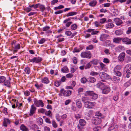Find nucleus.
I'll use <instances>...</instances> for the list:
<instances>
[{
    "mask_svg": "<svg viewBox=\"0 0 131 131\" xmlns=\"http://www.w3.org/2000/svg\"><path fill=\"white\" fill-rule=\"evenodd\" d=\"M4 83V85L9 88L10 86V82L8 80H6V78L3 76L0 77V83Z\"/></svg>",
    "mask_w": 131,
    "mask_h": 131,
    "instance_id": "nucleus-1",
    "label": "nucleus"
},
{
    "mask_svg": "<svg viewBox=\"0 0 131 131\" xmlns=\"http://www.w3.org/2000/svg\"><path fill=\"white\" fill-rule=\"evenodd\" d=\"M34 104L37 107H43L44 105L43 101L41 100H38L36 98L34 99Z\"/></svg>",
    "mask_w": 131,
    "mask_h": 131,
    "instance_id": "nucleus-2",
    "label": "nucleus"
},
{
    "mask_svg": "<svg viewBox=\"0 0 131 131\" xmlns=\"http://www.w3.org/2000/svg\"><path fill=\"white\" fill-rule=\"evenodd\" d=\"M80 56L82 58L88 59H90L92 56L91 53L89 51L82 52Z\"/></svg>",
    "mask_w": 131,
    "mask_h": 131,
    "instance_id": "nucleus-3",
    "label": "nucleus"
},
{
    "mask_svg": "<svg viewBox=\"0 0 131 131\" xmlns=\"http://www.w3.org/2000/svg\"><path fill=\"white\" fill-rule=\"evenodd\" d=\"M79 124L77 125V128L78 129H83V127L85 126L86 124L85 121L83 119H80L79 121Z\"/></svg>",
    "mask_w": 131,
    "mask_h": 131,
    "instance_id": "nucleus-4",
    "label": "nucleus"
},
{
    "mask_svg": "<svg viewBox=\"0 0 131 131\" xmlns=\"http://www.w3.org/2000/svg\"><path fill=\"white\" fill-rule=\"evenodd\" d=\"M96 104L94 102H91L89 101L88 102L85 103L84 105V106L88 108H92Z\"/></svg>",
    "mask_w": 131,
    "mask_h": 131,
    "instance_id": "nucleus-5",
    "label": "nucleus"
},
{
    "mask_svg": "<svg viewBox=\"0 0 131 131\" xmlns=\"http://www.w3.org/2000/svg\"><path fill=\"white\" fill-rule=\"evenodd\" d=\"M102 122L101 118L96 117H93L92 119V123L93 124L97 125L100 124Z\"/></svg>",
    "mask_w": 131,
    "mask_h": 131,
    "instance_id": "nucleus-6",
    "label": "nucleus"
},
{
    "mask_svg": "<svg viewBox=\"0 0 131 131\" xmlns=\"http://www.w3.org/2000/svg\"><path fill=\"white\" fill-rule=\"evenodd\" d=\"M100 74V77L102 79H111L110 76L106 73L104 72H102Z\"/></svg>",
    "mask_w": 131,
    "mask_h": 131,
    "instance_id": "nucleus-7",
    "label": "nucleus"
},
{
    "mask_svg": "<svg viewBox=\"0 0 131 131\" xmlns=\"http://www.w3.org/2000/svg\"><path fill=\"white\" fill-rule=\"evenodd\" d=\"M42 60V59L40 57H35L32 59L29 60V61L30 62H32L33 63L35 62L36 63L40 62Z\"/></svg>",
    "mask_w": 131,
    "mask_h": 131,
    "instance_id": "nucleus-8",
    "label": "nucleus"
},
{
    "mask_svg": "<svg viewBox=\"0 0 131 131\" xmlns=\"http://www.w3.org/2000/svg\"><path fill=\"white\" fill-rule=\"evenodd\" d=\"M36 108L34 104L32 105L30 111V115H31L33 114L35 112Z\"/></svg>",
    "mask_w": 131,
    "mask_h": 131,
    "instance_id": "nucleus-9",
    "label": "nucleus"
},
{
    "mask_svg": "<svg viewBox=\"0 0 131 131\" xmlns=\"http://www.w3.org/2000/svg\"><path fill=\"white\" fill-rule=\"evenodd\" d=\"M125 55V54L124 52H122L119 54L118 57V59L120 62H122L123 61Z\"/></svg>",
    "mask_w": 131,
    "mask_h": 131,
    "instance_id": "nucleus-10",
    "label": "nucleus"
},
{
    "mask_svg": "<svg viewBox=\"0 0 131 131\" xmlns=\"http://www.w3.org/2000/svg\"><path fill=\"white\" fill-rule=\"evenodd\" d=\"M110 89L109 87L105 86L102 90V93L106 94L110 92Z\"/></svg>",
    "mask_w": 131,
    "mask_h": 131,
    "instance_id": "nucleus-11",
    "label": "nucleus"
},
{
    "mask_svg": "<svg viewBox=\"0 0 131 131\" xmlns=\"http://www.w3.org/2000/svg\"><path fill=\"white\" fill-rule=\"evenodd\" d=\"M108 36L107 35L102 34L100 36V40L101 41H104L107 39Z\"/></svg>",
    "mask_w": 131,
    "mask_h": 131,
    "instance_id": "nucleus-12",
    "label": "nucleus"
},
{
    "mask_svg": "<svg viewBox=\"0 0 131 131\" xmlns=\"http://www.w3.org/2000/svg\"><path fill=\"white\" fill-rule=\"evenodd\" d=\"M114 21L117 25H119L123 23V22L122 21L121 19L118 18H114Z\"/></svg>",
    "mask_w": 131,
    "mask_h": 131,
    "instance_id": "nucleus-13",
    "label": "nucleus"
},
{
    "mask_svg": "<svg viewBox=\"0 0 131 131\" xmlns=\"http://www.w3.org/2000/svg\"><path fill=\"white\" fill-rule=\"evenodd\" d=\"M122 40V38L119 37L114 38L113 39V42L116 43H120Z\"/></svg>",
    "mask_w": 131,
    "mask_h": 131,
    "instance_id": "nucleus-14",
    "label": "nucleus"
},
{
    "mask_svg": "<svg viewBox=\"0 0 131 131\" xmlns=\"http://www.w3.org/2000/svg\"><path fill=\"white\" fill-rule=\"evenodd\" d=\"M75 102L77 106L79 109L81 108L82 106V104L80 101V100L78 99L76 100Z\"/></svg>",
    "mask_w": 131,
    "mask_h": 131,
    "instance_id": "nucleus-15",
    "label": "nucleus"
},
{
    "mask_svg": "<svg viewBox=\"0 0 131 131\" xmlns=\"http://www.w3.org/2000/svg\"><path fill=\"white\" fill-rule=\"evenodd\" d=\"M72 93V91L69 90L64 91L63 93V95L64 96H70Z\"/></svg>",
    "mask_w": 131,
    "mask_h": 131,
    "instance_id": "nucleus-16",
    "label": "nucleus"
},
{
    "mask_svg": "<svg viewBox=\"0 0 131 131\" xmlns=\"http://www.w3.org/2000/svg\"><path fill=\"white\" fill-rule=\"evenodd\" d=\"M10 123V120L9 119L7 118H5L4 120L3 123V126L5 127L7 126V124H9Z\"/></svg>",
    "mask_w": 131,
    "mask_h": 131,
    "instance_id": "nucleus-17",
    "label": "nucleus"
},
{
    "mask_svg": "<svg viewBox=\"0 0 131 131\" xmlns=\"http://www.w3.org/2000/svg\"><path fill=\"white\" fill-rule=\"evenodd\" d=\"M41 82L47 84L49 82L48 78L47 77H45L41 79Z\"/></svg>",
    "mask_w": 131,
    "mask_h": 131,
    "instance_id": "nucleus-18",
    "label": "nucleus"
},
{
    "mask_svg": "<svg viewBox=\"0 0 131 131\" xmlns=\"http://www.w3.org/2000/svg\"><path fill=\"white\" fill-rule=\"evenodd\" d=\"M20 48V44L18 43L16 45L14 48V49L13 50V53H15V52L17 51V50L19 49Z\"/></svg>",
    "mask_w": 131,
    "mask_h": 131,
    "instance_id": "nucleus-19",
    "label": "nucleus"
},
{
    "mask_svg": "<svg viewBox=\"0 0 131 131\" xmlns=\"http://www.w3.org/2000/svg\"><path fill=\"white\" fill-rule=\"evenodd\" d=\"M56 38L58 39L57 41L58 42H61L64 40V39L63 38V37L62 35L57 36L56 37Z\"/></svg>",
    "mask_w": 131,
    "mask_h": 131,
    "instance_id": "nucleus-20",
    "label": "nucleus"
},
{
    "mask_svg": "<svg viewBox=\"0 0 131 131\" xmlns=\"http://www.w3.org/2000/svg\"><path fill=\"white\" fill-rule=\"evenodd\" d=\"M50 28V27L48 26H47L45 27L42 28V30L44 31H46V32L47 33H49L51 32V31H48Z\"/></svg>",
    "mask_w": 131,
    "mask_h": 131,
    "instance_id": "nucleus-21",
    "label": "nucleus"
},
{
    "mask_svg": "<svg viewBox=\"0 0 131 131\" xmlns=\"http://www.w3.org/2000/svg\"><path fill=\"white\" fill-rule=\"evenodd\" d=\"M114 26L113 24L112 23L107 24L105 25V28L106 29H110L113 27Z\"/></svg>",
    "mask_w": 131,
    "mask_h": 131,
    "instance_id": "nucleus-22",
    "label": "nucleus"
},
{
    "mask_svg": "<svg viewBox=\"0 0 131 131\" xmlns=\"http://www.w3.org/2000/svg\"><path fill=\"white\" fill-rule=\"evenodd\" d=\"M131 70V65L128 64L126 65L124 68V71H130Z\"/></svg>",
    "mask_w": 131,
    "mask_h": 131,
    "instance_id": "nucleus-23",
    "label": "nucleus"
},
{
    "mask_svg": "<svg viewBox=\"0 0 131 131\" xmlns=\"http://www.w3.org/2000/svg\"><path fill=\"white\" fill-rule=\"evenodd\" d=\"M92 64L94 65H97L99 63V60L96 59H94L90 61Z\"/></svg>",
    "mask_w": 131,
    "mask_h": 131,
    "instance_id": "nucleus-24",
    "label": "nucleus"
},
{
    "mask_svg": "<svg viewBox=\"0 0 131 131\" xmlns=\"http://www.w3.org/2000/svg\"><path fill=\"white\" fill-rule=\"evenodd\" d=\"M82 101L84 103V105L85 104L86 102H88V101L89 100V99L87 97H82L81 99Z\"/></svg>",
    "mask_w": 131,
    "mask_h": 131,
    "instance_id": "nucleus-25",
    "label": "nucleus"
},
{
    "mask_svg": "<svg viewBox=\"0 0 131 131\" xmlns=\"http://www.w3.org/2000/svg\"><path fill=\"white\" fill-rule=\"evenodd\" d=\"M124 74L127 78H129L131 75L130 71H124Z\"/></svg>",
    "mask_w": 131,
    "mask_h": 131,
    "instance_id": "nucleus-26",
    "label": "nucleus"
},
{
    "mask_svg": "<svg viewBox=\"0 0 131 131\" xmlns=\"http://www.w3.org/2000/svg\"><path fill=\"white\" fill-rule=\"evenodd\" d=\"M61 71L63 73H67L69 72V70L67 67L65 66L61 69Z\"/></svg>",
    "mask_w": 131,
    "mask_h": 131,
    "instance_id": "nucleus-27",
    "label": "nucleus"
},
{
    "mask_svg": "<svg viewBox=\"0 0 131 131\" xmlns=\"http://www.w3.org/2000/svg\"><path fill=\"white\" fill-rule=\"evenodd\" d=\"M38 4H39L38 5V7H39L40 9L42 12H43L45 8L44 5L39 3H38Z\"/></svg>",
    "mask_w": 131,
    "mask_h": 131,
    "instance_id": "nucleus-28",
    "label": "nucleus"
},
{
    "mask_svg": "<svg viewBox=\"0 0 131 131\" xmlns=\"http://www.w3.org/2000/svg\"><path fill=\"white\" fill-rule=\"evenodd\" d=\"M123 48L124 47L123 46H119L116 48L115 50L116 51L119 52L122 51Z\"/></svg>",
    "mask_w": 131,
    "mask_h": 131,
    "instance_id": "nucleus-29",
    "label": "nucleus"
},
{
    "mask_svg": "<svg viewBox=\"0 0 131 131\" xmlns=\"http://www.w3.org/2000/svg\"><path fill=\"white\" fill-rule=\"evenodd\" d=\"M20 129L23 131H28V129L24 125H22L20 127Z\"/></svg>",
    "mask_w": 131,
    "mask_h": 131,
    "instance_id": "nucleus-30",
    "label": "nucleus"
},
{
    "mask_svg": "<svg viewBox=\"0 0 131 131\" xmlns=\"http://www.w3.org/2000/svg\"><path fill=\"white\" fill-rule=\"evenodd\" d=\"M96 81L95 78L92 77H90L88 79V81L91 83H94Z\"/></svg>",
    "mask_w": 131,
    "mask_h": 131,
    "instance_id": "nucleus-31",
    "label": "nucleus"
},
{
    "mask_svg": "<svg viewBox=\"0 0 131 131\" xmlns=\"http://www.w3.org/2000/svg\"><path fill=\"white\" fill-rule=\"evenodd\" d=\"M93 92L92 91H86L84 94L86 96H91L92 94H93Z\"/></svg>",
    "mask_w": 131,
    "mask_h": 131,
    "instance_id": "nucleus-32",
    "label": "nucleus"
},
{
    "mask_svg": "<svg viewBox=\"0 0 131 131\" xmlns=\"http://www.w3.org/2000/svg\"><path fill=\"white\" fill-rule=\"evenodd\" d=\"M77 14V13L76 12H71L67 13L66 16L67 17H69L76 15Z\"/></svg>",
    "mask_w": 131,
    "mask_h": 131,
    "instance_id": "nucleus-33",
    "label": "nucleus"
},
{
    "mask_svg": "<svg viewBox=\"0 0 131 131\" xmlns=\"http://www.w3.org/2000/svg\"><path fill=\"white\" fill-rule=\"evenodd\" d=\"M64 7L63 5H61L55 7L53 8V9L55 10H57L58 9H60L63 8Z\"/></svg>",
    "mask_w": 131,
    "mask_h": 131,
    "instance_id": "nucleus-34",
    "label": "nucleus"
},
{
    "mask_svg": "<svg viewBox=\"0 0 131 131\" xmlns=\"http://www.w3.org/2000/svg\"><path fill=\"white\" fill-rule=\"evenodd\" d=\"M111 41L110 40H106L105 42V43L106 44V46L112 47L113 46V44H111Z\"/></svg>",
    "mask_w": 131,
    "mask_h": 131,
    "instance_id": "nucleus-35",
    "label": "nucleus"
},
{
    "mask_svg": "<svg viewBox=\"0 0 131 131\" xmlns=\"http://www.w3.org/2000/svg\"><path fill=\"white\" fill-rule=\"evenodd\" d=\"M115 34L117 35H120L123 34V31L121 30H117L115 31Z\"/></svg>",
    "mask_w": 131,
    "mask_h": 131,
    "instance_id": "nucleus-36",
    "label": "nucleus"
},
{
    "mask_svg": "<svg viewBox=\"0 0 131 131\" xmlns=\"http://www.w3.org/2000/svg\"><path fill=\"white\" fill-rule=\"evenodd\" d=\"M96 86L98 88H102L104 86V83L103 82H99L97 84Z\"/></svg>",
    "mask_w": 131,
    "mask_h": 131,
    "instance_id": "nucleus-37",
    "label": "nucleus"
},
{
    "mask_svg": "<svg viewBox=\"0 0 131 131\" xmlns=\"http://www.w3.org/2000/svg\"><path fill=\"white\" fill-rule=\"evenodd\" d=\"M121 69V66L120 65H117L114 68V71L116 72V71L120 70Z\"/></svg>",
    "mask_w": 131,
    "mask_h": 131,
    "instance_id": "nucleus-38",
    "label": "nucleus"
},
{
    "mask_svg": "<svg viewBox=\"0 0 131 131\" xmlns=\"http://www.w3.org/2000/svg\"><path fill=\"white\" fill-rule=\"evenodd\" d=\"M91 97L93 99H96L98 97L97 95L95 93H94L93 92V94H92L91 96Z\"/></svg>",
    "mask_w": 131,
    "mask_h": 131,
    "instance_id": "nucleus-39",
    "label": "nucleus"
},
{
    "mask_svg": "<svg viewBox=\"0 0 131 131\" xmlns=\"http://www.w3.org/2000/svg\"><path fill=\"white\" fill-rule=\"evenodd\" d=\"M78 27L77 25L75 24H74L72 25L71 26V29L73 30H75Z\"/></svg>",
    "mask_w": 131,
    "mask_h": 131,
    "instance_id": "nucleus-40",
    "label": "nucleus"
},
{
    "mask_svg": "<svg viewBox=\"0 0 131 131\" xmlns=\"http://www.w3.org/2000/svg\"><path fill=\"white\" fill-rule=\"evenodd\" d=\"M46 41V39L42 38L38 42V43L40 44H43Z\"/></svg>",
    "mask_w": 131,
    "mask_h": 131,
    "instance_id": "nucleus-41",
    "label": "nucleus"
},
{
    "mask_svg": "<svg viewBox=\"0 0 131 131\" xmlns=\"http://www.w3.org/2000/svg\"><path fill=\"white\" fill-rule=\"evenodd\" d=\"M131 84V80L130 79L128 81L126 82L124 84V86L126 87H128Z\"/></svg>",
    "mask_w": 131,
    "mask_h": 131,
    "instance_id": "nucleus-42",
    "label": "nucleus"
},
{
    "mask_svg": "<svg viewBox=\"0 0 131 131\" xmlns=\"http://www.w3.org/2000/svg\"><path fill=\"white\" fill-rule=\"evenodd\" d=\"M96 2L95 1H92L89 3V5L91 6H95Z\"/></svg>",
    "mask_w": 131,
    "mask_h": 131,
    "instance_id": "nucleus-43",
    "label": "nucleus"
},
{
    "mask_svg": "<svg viewBox=\"0 0 131 131\" xmlns=\"http://www.w3.org/2000/svg\"><path fill=\"white\" fill-rule=\"evenodd\" d=\"M87 81H88V80H87L86 78L84 77L82 78L81 79V82L83 83H85Z\"/></svg>",
    "mask_w": 131,
    "mask_h": 131,
    "instance_id": "nucleus-44",
    "label": "nucleus"
},
{
    "mask_svg": "<svg viewBox=\"0 0 131 131\" xmlns=\"http://www.w3.org/2000/svg\"><path fill=\"white\" fill-rule=\"evenodd\" d=\"M101 127L100 126H97L93 128L94 131H98L101 130Z\"/></svg>",
    "mask_w": 131,
    "mask_h": 131,
    "instance_id": "nucleus-45",
    "label": "nucleus"
},
{
    "mask_svg": "<svg viewBox=\"0 0 131 131\" xmlns=\"http://www.w3.org/2000/svg\"><path fill=\"white\" fill-rule=\"evenodd\" d=\"M24 71L25 73L27 74H29L30 73V69L28 67L26 68L25 69Z\"/></svg>",
    "mask_w": 131,
    "mask_h": 131,
    "instance_id": "nucleus-46",
    "label": "nucleus"
},
{
    "mask_svg": "<svg viewBox=\"0 0 131 131\" xmlns=\"http://www.w3.org/2000/svg\"><path fill=\"white\" fill-rule=\"evenodd\" d=\"M91 65L92 64L90 63V62L86 64L85 68L86 69H89L91 67Z\"/></svg>",
    "mask_w": 131,
    "mask_h": 131,
    "instance_id": "nucleus-47",
    "label": "nucleus"
},
{
    "mask_svg": "<svg viewBox=\"0 0 131 131\" xmlns=\"http://www.w3.org/2000/svg\"><path fill=\"white\" fill-rule=\"evenodd\" d=\"M46 110L43 108H41L38 109V112H39L41 113L42 114H44L45 113Z\"/></svg>",
    "mask_w": 131,
    "mask_h": 131,
    "instance_id": "nucleus-48",
    "label": "nucleus"
},
{
    "mask_svg": "<svg viewBox=\"0 0 131 131\" xmlns=\"http://www.w3.org/2000/svg\"><path fill=\"white\" fill-rule=\"evenodd\" d=\"M100 65L101 69H103L105 68L106 65L104 64L101 62H99Z\"/></svg>",
    "mask_w": 131,
    "mask_h": 131,
    "instance_id": "nucleus-49",
    "label": "nucleus"
},
{
    "mask_svg": "<svg viewBox=\"0 0 131 131\" xmlns=\"http://www.w3.org/2000/svg\"><path fill=\"white\" fill-rule=\"evenodd\" d=\"M99 74V73L96 72L91 71L90 73V75H96Z\"/></svg>",
    "mask_w": 131,
    "mask_h": 131,
    "instance_id": "nucleus-50",
    "label": "nucleus"
},
{
    "mask_svg": "<svg viewBox=\"0 0 131 131\" xmlns=\"http://www.w3.org/2000/svg\"><path fill=\"white\" fill-rule=\"evenodd\" d=\"M37 121L38 123L40 124H41L43 122L42 119L40 117L38 118Z\"/></svg>",
    "mask_w": 131,
    "mask_h": 131,
    "instance_id": "nucleus-51",
    "label": "nucleus"
},
{
    "mask_svg": "<svg viewBox=\"0 0 131 131\" xmlns=\"http://www.w3.org/2000/svg\"><path fill=\"white\" fill-rule=\"evenodd\" d=\"M106 21V19L105 18H103L101 19L100 21V23L103 24L105 23Z\"/></svg>",
    "mask_w": 131,
    "mask_h": 131,
    "instance_id": "nucleus-52",
    "label": "nucleus"
},
{
    "mask_svg": "<svg viewBox=\"0 0 131 131\" xmlns=\"http://www.w3.org/2000/svg\"><path fill=\"white\" fill-rule=\"evenodd\" d=\"M113 79L114 81H115L116 82H119L120 80L119 78L118 77H114Z\"/></svg>",
    "mask_w": 131,
    "mask_h": 131,
    "instance_id": "nucleus-53",
    "label": "nucleus"
},
{
    "mask_svg": "<svg viewBox=\"0 0 131 131\" xmlns=\"http://www.w3.org/2000/svg\"><path fill=\"white\" fill-rule=\"evenodd\" d=\"M51 111L50 110H49L48 111H45V114L47 116H51L50 115V114H51Z\"/></svg>",
    "mask_w": 131,
    "mask_h": 131,
    "instance_id": "nucleus-54",
    "label": "nucleus"
},
{
    "mask_svg": "<svg viewBox=\"0 0 131 131\" xmlns=\"http://www.w3.org/2000/svg\"><path fill=\"white\" fill-rule=\"evenodd\" d=\"M104 52L107 55H108L110 53V50L108 49L107 48H105L104 49Z\"/></svg>",
    "mask_w": 131,
    "mask_h": 131,
    "instance_id": "nucleus-55",
    "label": "nucleus"
},
{
    "mask_svg": "<svg viewBox=\"0 0 131 131\" xmlns=\"http://www.w3.org/2000/svg\"><path fill=\"white\" fill-rule=\"evenodd\" d=\"M73 75L71 73H69L66 75V78H71L73 77Z\"/></svg>",
    "mask_w": 131,
    "mask_h": 131,
    "instance_id": "nucleus-56",
    "label": "nucleus"
},
{
    "mask_svg": "<svg viewBox=\"0 0 131 131\" xmlns=\"http://www.w3.org/2000/svg\"><path fill=\"white\" fill-rule=\"evenodd\" d=\"M103 62L107 64L109 63L110 60L107 58H104L103 59Z\"/></svg>",
    "mask_w": 131,
    "mask_h": 131,
    "instance_id": "nucleus-57",
    "label": "nucleus"
},
{
    "mask_svg": "<svg viewBox=\"0 0 131 131\" xmlns=\"http://www.w3.org/2000/svg\"><path fill=\"white\" fill-rule=\"evenodd\" d=\"M39 4H37L35 5L33 4L31 5H29V7L30 8L33 7L34 9H36L38 7V5Z\"/></svg>",
    "mask_w": 131,
    "mask_h": 131,
    "instance_id": "nucleus-58",
    "label": "nucleus"
},
{
    "mask_svg": "<svg viewBox=\"0 0 131 131\" xmlns=\"http://www.w3.org/2000/svg\"><path fill=\"white\" fill-rule=\"evenodd\" d=\"M63 23L65 24V25L66 27H68L70 25L72 24V22L71 21H69L67 22L66 23Z\"/></svg>",
    "mask_w": 131,
    "mask_h": 131,
    "instance_id": "nucleus-59",
    "label": "nucleus"
},
{
    "mask_svg": "<svg viewBox=\"0 0 131 131\" xmlns=\"http://www.w3.org/2000/svg\"><path fill=\"white\" fill-rule=\"evenodd\" d=\"M115 74L116 75L120 77L121 75V72L119 71H114Z\"/></svg>",
    "mask_w": 131,
    "mask_h": 131,
    "instance_id": "nucleus-60",
    "label": "nucleus"
},
{
    "mask_svg": "<svg viewBox=\"0 0 131 131\" xmlns=\"http://www.w3.org/2000/svg\"><path fill=\"white\" fill-rule=\"evenodd\" d=\"M93 48V46L92 45H90L87 47L86 48V50H92Z\"/></svg>",
    "mask_w": 131,
    "mask_h": 131,
    "instance_id": "nucleus-61",
    "label": "nucleus"
},
{
    "mask_svg": "<svg viewBox=\"0 0 131 131\" xmlns=\"http://www.w3.org/2000/svg\"><path fill=\"white\" fill-rule=\"evenodd\" d=\"M80 50L77 48L75 47L74 48L72 52L73 53L78 52L80 51Z\"/></svg>",
    "mask_w": 131,
    "mask_h": 131,
    "instance_id": "nucleus-62",
    "label": "nucleus"
},
{
    "mask_svg": "<svg viewBox=\"0 0 131 131\" xmlns=\"http://www.w3.org/2000/svg\"><path fill=\"white\" fill-rule=\"evenodd\" d=\"M74 117L75 118L77 119H78L81 118V115L78 114H75V115Z\"/></svg>",
    "mask_w": 131,
    "mask_h": 131,
    "instance_id": "nucleus-63",
    "label": "nucleus"
},
{
    "mask_svg": "<svg viewBox=\"0 0 131 131\" xmlns=\"http://www.w3.org/2000/svg\"><path fill=\"white\" fill-rule=\"evenodd\" d=\"M76 68L74 66L72 67L71 70V72L72 73H73L76 70Z\"/></svg>",
    "mask_w": 131,
    "mask_h": 131,
    "instance_id": "nucleus-64",
    "label": "nucleus"
}]
</instances>
